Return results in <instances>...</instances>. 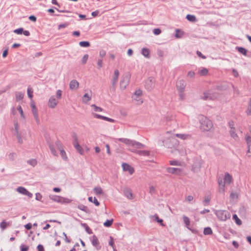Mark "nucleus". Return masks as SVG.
Instances as JSON below:
<instances>
[{
	"label": "nucleus",
	"mask_w": 251,
	"mask_h": 251,
	"mask_svg": "<svg viewBox=\"0 0 251 251\" xmlns=\"http://www.w3.org/2000/svg\"><path fill=\"white\" fill-rule=\"evenodd\" d=\"M200 128L203 131H208L211 130L213 128L212 122L204 116H201L200 118Z\"/></svg>",
	"instance_id": "nucleus-1"
},
{
	"label": "nucleus",
	"mask_w": 251,
	"mask_h": 251,
	"mask_svg": "<svg viewBox=\"0 0 251 251\" xmlns=\"http://www.w3.org/2000/svg\"><path fill=\"white\" fill-rule=\"evenodd\" d=\"M224 180V182H223L222 180H218L219 192L221 193H224L225 191V184H229L232 181V177L229 173H226L225 174Z\"/></svg>",
	"instance_id": "nucleus-2"
},
{
	"label": "nucleus",
	"mask_w": 251,
	"mask_h": 251,
	"mask_svg": "<svg viewBox=\"0 0 251 251\" xmlns=\"http://www.w3.org/2000/svg\"><path fill=\"white\" fill-rule=\"evenodd\" d=\"M118 140L122 143L127 145L129 147L135 148L137 149L143 148L144 146L140 143L126 138H120Z\"/></svg>",
	"instance_id": "nucleus-3"
},
{
	"label": "nucleus",
	"mask_w": 251,
	"mask_h": 251,
	"mask_svg": "<svg viewBox=\"0 0 251 251\" xmlns=\"http://www.w3.org/2000/svg\"><path fill=\"white\" fill-rule=\"evenodd\" d=\"M49 198L52 201L61 204L69 203L72 201V200L68 198L55 195H50Z\"/></svg>",
	"instance_id": "nucleus-4"
},
{
	"label": "nucleus",
	"mask_w": 251,
	"mask_h": 251,
	"mask_svg": "<svg viewBox=\"0 0 251 251\" xmlns=\"http://www.w3.org/2000/svg\"><path fill=\"white\" fill-rule=\"evenodd\" d=\"M214 211L218 219L221 221H226L230 217V213L226 210H214Z\"/></svg>",
	"instance_id": "nucleus-5"
},
{
	"label": "nucleus",
	"mask_w": 251,
	"mask_h": 251,
	"mask_svg": "<svg viewBox=\"0 0 251 251\" xmlns=\"http://www.w3.org/2000/svg\"><path fill=\"white\" fill-rule=\"evenodd\" d=\"M130 79V75H126L124 76L122 80H121L120 82V88L124 90L125 89L126 86L128 84V82Z\"/></svg>",
	"instance_id": "nucleus-6"
},
{
	"label": "nucleus",
	"mask_w": 251,
	"mask_h": 251,
	"mask_svg": "<svg viewBox=\"0 0 251 251\" xmlns=\"http://www.w3.org/2000/svg\"><path fill=\"white\" fill-rule=\"evenodd\" d=\"M58 100L55 98L54 96H51L48 101V106L51 108H54L57 105Z\"/></svg>",
	"instance_id": "nucleus-7"
},
{
	"label": "nucleus",
	"mask_w": 251,
	"mask_h": 251,
	"mask_svg": "<svg viewBox=\"0 0 251 251\" xmlns=\"http://www.w3.org/2000/svg\"><path fill=\"white\" fill-rule=\"evenodd\" d=\"M16 191L21 194H23L25 196H27L29 198H32L33 196V195L32 193L29 192L25 188L22 187V186L18 187L17 188Z\"/></svg>",
	"instance_id": "nucleus-8"
},
{
	"label": "nucleus",
	"mask_w": 251,
	"mask_h": 251,
	"mask_svg": "<svg viewBox=\"0 0 251 251\" xmlns=\"http://www.w3.org/2000/svg\"><path fill=\"white\" fill-rule=\"evenodd\" d=\"M155 84V79L152 77H149L146 81V88L148 90L152 89Z\"/></svg>",
	"instance_id": "nucleus-9"
},
{
	"label": "nucleus",
	"mask_w": 251,
	"mask_h": 251,
	"mask_svg": "<svg viewBox=\"0 0 251 251\" xmlns=\"http://www.w3.org/2000/svg\"><path fill=\"white\" fill-rule=\"evenodd\" d=\"M250 135H247L246 137V142L248 146V150L247 151V155L251 156V126L250 127Z\"/></svg>",
	"instance_id": "nucleus-10"
},
{
	"label": "nucleus",
	"mask_w": 251,
	"mask_h": 251,
	"mask_svg": "<svg viewBox=\"0 0 251 251\" xmlns=\"http://www.w3.org/2000/svg\"><path fill=\"white\" fill-rule=\"evenodd\" d=\"M30 106L32 109V112L33 114L34 117L35 118L36 121L37 122H39V118L38 116V112H37V109L35 106V103L34 101L31 100L30 102Z\"/></svg>",
	"instance_id": "nucleus-11"
},
{
	"label": "nucleus",
	"mask_w": 251,
	"mask_h": 251,
	"mask_svg": "<svg viewBox=\"0 0 251 251\" xmlns=\"http://www.w3.org/2000/svg\"><path fill=\"white\" fill-rule=\"evenodd\" d=\"M73 145L75 149L80 153L81 155H83V150L82 147L79 144L78 140L76 136L74 138Z\"/></svg>",
	"instance_id": "nucleus-12"
},
{
	"label": "nucleus",
	"mask_w": 251,
	"mask_h": 251,
	"mask_svg": "<svg viewBox=\"0 0 251 251\" xmlns=\"http://www.w3.org/2000/svg\"><path fill=\"white\" fill-rule=\"evenodd\" d=\"M185 86L186 84L184 80H179L176 83L177 90L179 92L183 93L184 92Z\"/></svg>",
	"instance_id": "nucleus-13"
},
{
	"label": "nucleus",
	"mask_w": 251,
	"mask_h": 251,
	"mask_svg": "<svg viewBox=\"0 0 251 251\" xmlns=\"http://www.w3.org/2000/svg\"><path fill=\"white\" fill-rule=\"evenodd\" d=\"M122 168L124 171H127L130 175H132L134 172V168L127 163H123Z\"/></svg>",
	"instance_id": "nucleus-14"
},
{
	"label": "nucleus",
	"mask_w": 251,
	"mask_h": 251,
	"mask_svg": "<svg viewBox=\"0 0 251 251\" xmlns=\"http://www.w3.org/2000/svg\"><path fill=\"white\" fill-rule=\"evenodd\" d=\"M167 172L171 174L179 175L180 174L181 170L178 168L168 167L167 168Z\"/></svg>",
	"instance_id": "nucleus-15"
},
{
	"label": "nucleus",
	"mask_w": 251,
	"mask_h": 251,
	"mask_svg": "<svg viewBox=\"0 0 251 251\" xmlns=\"http://www.w3.org/2000/svg\"><path fill=\"white\" fill-rule=\"evenodd\" d=\"M79 82L76 80H72L70 81L69 84V87L70 89L76 90L79 87Z\"/></svg>",
	"instance_id": "nucleus-16"
},
{
	"label": "nucleus",
	"mask_w": 251,
	"mask_h": 251,
	"mask_svg": "<svg viewBox=\"0 0 251 251\" xmlns=\"http://www.w3.org/2000/svg\"><path fill=\"white\" fill-rule=\"evenodd\" d=\"M217 97L214 96L213 94H211L208 92L203 93V99L204 100H214Z\"/></svg>",
	"instance_id": "nucleus-17"
},
{
	"label": "nucleus",
	"mask_w": 251,
	"mask_h": 251,
	"mask_svg": "<svg viewBox=\"0 0 251 251\" xmlns=\"http://www.w3.org/2000/svg\"><path fill=\"white\" fill-rule=\"evenodd\" d=\"M92 243L93 245L97 249L100 250V243L97 237L94 235L92 237Z\"/></svg>",
	"instance_id": "nucleus-18"
},
{
	"label": "nucleus",
	"mask_w": 251,
	"mask_h": 251,
	"mask_svg": "<svg viewBox=\"0 0 251 251\" xmlns=\"http://www.w3.org/2000/svg\"><path fill=\"white\" fill-rule=\"evenodd\" d=\"M119 76V71L118 70H115L114 72L113 76V79H112L113 84L114 85L117 83L118 79Z\"/></svg>",
	"instance_id": "nucleus-19"
},
{
	"label": "nucleus",
	"mask_w": 251,
	"mask_h": 251,
	"mask_svg": "<svg viewBox=\"0 0 251 251\" xmlns=\"http://www.w3.org/2000/svg\"><path fill=\"white\" fill-rule=\"evenodd\" d=\"M176 136L182 140H186L191 138V135L187 134H176Z\"/></svg>",
	"instance_id": "nucleus-20"
},
{
	"label": "nucleus",
	"mask_w": 251,
	"mask_h": 251,
	"mask_svg": "<svg viewBox=\"0 0 251 251\" xmlns=\"http://www.w3.org/2000/svg\"><path fill=\"white\" fill-rule=\"evenodd\" d=\"M183 219L186 227L188 229L191 230V228L189 227V226L190 225V221L189 218L186 216H183Z\"/></svg>",
	"instance_id": "nucleus-21"
},
{
	"label": "nucleus",
	"mask_w": 251,
	"mask_h": 251,
	"mask_svg": "<svg viewBox=\"0 0 251 251\" xmlns=\"http://www.w3.org/2000/svg\"><path fill=\"white\" fill-rule=\"evenodd\" d=\"M91 100V96H89L88 94H85L82 98V100L83 103H86Z\"/></svg>",
	"instance_id": "nucleus-22"
},
{
	"label": "nucleus",
	"mask_w": 251,
	"mask_h": 251,
	"mask_svg": "<svg viewBox=\"0 0 251 251\" xmlns=\"http://www.w3.org/2000/svg\"><path fill=\"white\" fill-rule=\"evenodd\" d=\"M124 194L125 196L128 199H133V195L131 192V191L129 189H127L125 190Z\"/></svg>",
	"instance_id": "nucleus-23"
},
{
	"label": "nucleus",
	"mask_w": 251,
	"mask_h": 251,
	"mask_svg": "<svg viewBox=\"0 0 251 251\" xmlns=\"http://www.w3.org/2000/svg\"><path fill=\"white\" fill-rule=\"evenodd\" d=\"M208 70L206 68H202L199 71V74L201 76L206 75L208 74Z\"/></svg>",
	"instance_id": "nucleus-24"
},
{
	"label": "nucleus",
	"mask_w": 251,
	"mask_h": 251,
	"mask_svg": "<svg viewBox=\"0 0 251 251\" xmlns=\"http://www.w3.org/2000/svg\"><path fill=\"white\" fill-rule=\"evenodd\" d=\"M88 201L90 202L94 203L96 206H98L100 205V202L95 197L93 198L92 197H90L88 198Z\"/></svg>",
	"instance_id": "nucleus-25"
},
{
	"label": "nucleus",
	"mask_w": 251,
	"mask_h": 251,
	"mask_svg": "<svg viewBox=\"0 0 251 251\" xmlns=\"http://www.w3.org/2000/svg\"><path fill=\"white\" fill-rule=\"evenodd\" d=\"M95 194L97 195L102 194L103 191L100 187H96L93 189Z\"/></svg>",
	"instance_id": "nucleus-26"
},
{
	"label": "nucleus",
	"mask_w": 251,
	"mask_h": 251,
	"mask_svg": "<svg viewBox=\"0 0 251 251\" xmlns=\"http://www.w3.org/2000/svg\"><path fill=\"white\" fill-rule=\"evenodd\" d=\"M139 155L140 156H150L151 155L150 152L147 151H140L138 153Z\"/></svg>",
	"instance_id": "nucleus-27"
},
{
	"label": "nucleus",
	"mask_w": 251,
	"mask_h": 251,
	"mask_svg": "<svg viewBox=\"0 0 251 251\" xmlns=\"http://www.w3.org/2000/svg\"><path fill=\"white\" fill-rule=\"evenodd\" d=\"M186 18L187 20L190 22H195L196 21V18L194 15L188 14L186 16Z\"/></svg>",
	"instance_id": "nucleus-28"
},
{
	"label": "nucleus",
	"mask_w": 251,
	"mask_h": 251,
	"mask_svg": "<svg viewBox=\"0 0 251 251\" xmlns=\"http://www.w3.org/2000/svg\"><path fill=\"white\" fill-rule=\"evenodd\" d=\"M27 163L34 167L37 164V160L35 158H32L27 161Z\"/></svg>",
	"instance_id": "nucleus-29"
},
{
	"label": "nucleus",
	"mask_w": 251,
	"mask_h": 251,
	"mask_svg": "<svg viewBox=\"0 0 251 251\" xmlns=\"http://www.w3.org/2000/svg\"><path fill=\"white\" fill-rule=\"evenodd\" d=\"M24 94L21 92H17L16 93V98L17 101L23 99Z\"/></svg>",
	"instance_id": "nucleus-30"
},
{
	"label": "nucleus",
	"mask_w": 251,
	"mask_h": 251,
	"mask_svg": "<svg viewBox=\"0 0 251 251\" xmlns=\"http://www.w3.org/2000/svg\"><path fill=\"white\" fill-rule=\"evenodd\" d=\"M203 233L204 235H211L212 234V230L210 227H206L204 229Z\"/></svg>",
	"instance_id": "nucleus-31"
},
{
	"label": "nucleus",
	"mask_w": 251,
	"mask_h": 251,
	"mask_svg": "<svg viewBox=\"0 0 251 251\" xmlns=\"http://www.w3.org/2000/svg\"><path fill=\"white\" fill-rule=\"evenodd\" d=\"M237 49L240 53L244 54V55H246L247 52V50L242 47H237Z\"/></svg>",
	"instance_id": "nucleus-32"
},
{
	"label": "nucleus",
	"mask_w": 251,
	"mask_h": 251,
	"mask_svg": "<svg viewBox=\"0 0 251 251\" xmlns=\"http://www.w3.org/2000/svg\"><path fill=\"white\" fill-rule=\"evenodd\" d=\"M142 53L144 56L149 57L150 51L148 49L143 48L142 50Z\"/></svg>",
	"instance_id": "nucleus-33"
},
{
	"label": "nucleus",
	"mask_w": 251,
	"mask_h": 251,
	"mask_svg": "<svg viewBox=\"0 0 251 251\" xmlns=\"http://www.w3.org/2000/svg\"><path fill=\"white\" fill-rule=\"evenodd\" d=\"M233 219L235 220L236 223L238 225H241L242 224L241 221L238 218V216L236 214L233 215Z\"/></svg>",
	"instance_id": "nucleus-34"
},
{
	"label": "nucleus",
	"mask_w": 251,
	"mask_h": 251,
	"mask_svg": "<svg viewBox=\"0 0 251 251\" xmlns=\"http://www.w3.org/2000/svg\"><path fill=\"white\" fill-rule=\"evenodd\" d=\"M27 95H28V97L32 99V97H33V90L30 87H28V88H27Z\"/></svg>",
	"instance_id": "nucleus-35"
},
{
	"label": "nucleus",
	"mask_w": 251,
	"mask_h": 251,
	"mask_svg": "<svg viewBox=\"0 0 251 251\" xmlns=\"http://www.w3.org/2000/svg\"><path fill=\"white\" fill-rule=\"evenodd\" d=\"M82 226L85 228L86 231L89 234L92 233V230L90 228L87 226V225L85 223L82 224Z\"/></svg>",
	"instance_id": "nucleus-36"
},
{
	"label": "nucleus",
	"mask_w": 251,
	"mask_h": 251,
	"mask_svg": "<svg viewBox=\"0 0 251 251\" xmlns=\"http://www.w3.org/2000/svg\"><path fill=\"white\" fill-rule=\"evenodd\" d=\"M79 44L82 47H88L90 46V43L88 41H81L79 42Z\"/></svg>",
	"instance_id": "nucleus-37"
},
{
	"label": "nucleus",
	"mask_w": 251,
	"mask_h": 251,
	"mask_svg": "<svg viewBox=\"0 0 251 251\" xmlns=\"http://www.w3.org/2000/svg\"><path fill=\"white\" fill-rule=\"evenodd\" d=\"M230 133L231 136L234 139L237 137V134L235 133V129L234 128L231 127L230 130Z\"/></svg>",
	"instance_id": "nucleus-38"
},
{
	"label": "nucleus",
	"mask_w": 251,
	"mask_h": 251,
	"mask_svg": "<svg viewBox=\"0 0 251 251\" xmlns=\"http://www.w3.org/2000/svg\"><path fill=\"white\" fill-rule=\"evenodd\" d=\"M150 218L152 220V221H153V222L155 221L156 222H157V221H158L159 219L158 215L156 214H155L153 215L150 216Z\"/></svg>",
	"instance_id": "nucleus-39"
},
{
	"label": "nucleus",
	"mask_w": 251,
	"mask_h": 251,
	"mask_svg": "<svg viewBox=\"0 0 251 251\" xmlns=\"http://www.w3.org/2000/svg\"><path fill=\"white\" fill-rule=\"evenodd\" d=\"M8 223H7L5 221H3L0 224V227L2 230H4L8 226Z\"/></svg>",
	"instance_id": "nucleus-40"
},
{
	"label": "nucleus",
	"mask_w": 251,
	"mask_h": 251,
	"mask_svg": "<svg viewBox=\"0 0 251 251\" xmlns=\"http://www.w3.org/2000/svg\"><path fill=\"white\" fill-rule=\"evenodd\" d=\"M230 198L233 201L236 200L238 198V195L237 193L232 192L230 195Z\"/></svg>",
	"instance_id": "nucleus-41"
},
{
	"label": "nucleus",
	"mask_w": 251,
	"mask_h": 251,
	"mask_svg": "<svg viewBox=\"0 0 251 251\" xmlns=\"http://www.w3.org/2000/svg\"><path fill=\"white\" fill-rule=\"evenodd\" d=\"M113 221L112 219L110 220H107L103 223V225L106 227H109L112 225Z\"/></svg>",
	"instance_id": "nucleus-42"
},
{
	"label": "nucleus",
	"mask_w": 251,
	"mask_h": 251,
	"mask_svg": "<svg viewBox=\"0 0 251 251\" xmlns=\"http://www.w3.org/2000/svg\"><path fill=\"white\" fill-rule=\"evenodd\" d=\"M142 95V91L141 90H138L136 91L134 93V97H136V98H134L135 99L137 100V98L139 97H140Z\"/></svg>",
	"instance_id": "nucleus-43"
},
{
	"label": "nucleus",
	"mask_w": 251,
	"mask_h": 251,
	"mask_svg": "<svg viewBox=\"0 0 251 251\" xmlns=\"http://www.w3.org/2000/svg\"><path fill=\"white\" fill-rule=\"evenodd\" d=\"M91 107L93 108V109L95 111L101 112L102 111V109L101 108L98 107L95 104H92Z\"/></svg>",
	"instance_id": "nucleus-44"
},
{
	"label": "nucleus",
	"mask_w": 251,
	"mask_h": 251,
	"mask_svg": "<svg viewBox=\"0 0 251 251\" xmlns=\"http://www.w3.org/2000/svg\"><path fill=\"white\" fill-rule=\"evenodd\" d=\"M108 244L112 248V249L116 247L114 243L113 238L111 236L110 237V240L108 242Z\"/></svg>",
	"instance_id": "nucleus-45"
},
{
	"label": "nucleus",
	"mask_w": 251,
	"mask_h": 251,
	"mask_svg": "<svg viewBox=\"0 0 251 251\" xmlns=\"http://www.w3.org/2000/svg\"><path fill=\"white\" fill-rule=\"evenodd\" d=\"M78 208L80 210L83 211L84 212H87V211L88 210L87 207L84 205H79L78 206Z\"/></svg>",
	"instance_id": "nucleus-46"
},
{
	"label": "nucleus",
	"mask_w": 251,
	"mask_h": 251,
	"mask_svg": "<svg viewBox=\"0 0 251 251\" xmlns=\"http://www.w3.org/2000/svg\"><path fill=\"white\" fill-rule=\"evenodd\" d=\"M88 59V54H85V55L83 56V57H82V60H81V61H82V63L83 64H85V63H86V62H87V61Z\"/></svg>",
	"instance_id": "nucleus-47"
},
{
	"label": "nucleus",
	"mask_w": 251,
	"mask_h": 251,
	"mask_svg": "<svg viewBox=\"0 0 251 251\" xmlns=\"http://www.w3.org/2000/svg\"><path fill=\"white\" fill-rule=\"evenodd\" d=\"M62 96V91L60 90H58L56 92V99L58 100H60L61 99Z\"/></svg>",
	"instance_id": "nucleus-48"
},
{
	"label": "nucleus",
	"mask_w": 251,
	"mask_h": 251,
	"mask_svg": "<svg viewBox=\"0 0 251 251\" xmlns=\"http://www.w3.org/2000/svg\"><path fill=\"white\" fill-rule=\"evenodd\" d=\"M211 199V197L209 196L205 197L203 202L205 204H208Z\"/></svg>",
	"instance_id": "nucleus-49"
},
{
	"label": "nucleus",
	"mask_w": 251,
	"mask_h": 251,
	"mask_svg": "<svg viewBox=\"0 0 251 251\" xmlns=\"http://www.w3.org/2000/svg\"><path fill=\"white\" fill-rule=\"evenodd\" d=\"M183 33V32L177 29L176 30V37L177 38H180L182 36Z\"/></svg>",
	"instance_id": "nucleus-50"
},
{
	"label": "nucleus",
	"mask_w": 251,
	"mask_h": 251,
	"mask_svg": "<svg viewBox=\"0 0 251 251\" xmlns=\"http://www.w3.org/2000/svg\"><path fill=\"white\" fill-rule=\"evenodd\" d=\"M35 196H36L35 199L36 200L39 201H41L42 196L40 193H36Z\"/></svg>",
	"instance_id": "nucleus-51"
},
{
	"label": "nucleus",
	"mask_w": 251,
	"mask_h": 251,
	"mask_svg": "<svg viewBox=\"0 0 251 251\" xmlns=\"http://www.w3.org/2000/svg\"><path fill=\"white\" fill-rule=\"evenodd\" d=\"M14 32L15 33H17V34H21L23 32V28H20L16 29L14 30Z\"/></svg>",
	"instance_id": "nucleus-52"
},
{
	"label": "nucleus",
	"mask_w": 251,
	"mask_h": 251,
	"mask_svg": "<svg viewBox=\"0 0 251 251\" xmlns=\"http://www.w3.org/2000/svg\"><path fill=\"white\" fill-rule=\"evenodd\" d=\"M17 110L20 112L21 116L24 118V112H23V110L20 105H19L17 107Z\"/></svg>",
	"instance_id": "nucleus-53"
},
{
	"label": "nucleus",
	"mask_w": 251,
	"mask_h": 251,
	"mask_svg": "<svg viewBox=\"0 0 251 251\" xmlns=\"http://www.w3.org/2000/svg\"><path fill=\"white\" fill-rule=\"evenodd\" d=\"M193 199H194V197L191 195H189V196H187L185 198L186 201L188 202H190V201H192L193 200Z\"/></svg>",
	"instance_id": "nucleus-54"
},
{
	"label": "nucleus",
	"mask_w": 251,
	"mask_h": 251,
	"mask_svg": "<svg viewBox=\"0 0 251 251\" xmlns=\"http://www.w3.org/2000/svg\"><path fill=\"white\" fill-rule=\"evenodd\" d=\"M195 73L193 71H189L187 74V76L189 77H193L195 76Z\"/></svg>",
	"instance_id": "nucleus-55"
},
{
	"label": "nucleus",
	"mask_w": 251,
	"mask_h": 251,
	"mask_svg": "<svg viewBox=\"0 0 251 251\" xmlns=\"http://www.w3.org/2000/svg\"><path fill=\"white\" fill-rule=\"evenodd\" d=\"M170 164L171 165H175V166L179 165L178 162H177V161H176V160L170 161Z\"/></svg>",
	"instance_id": "nucleus-56"
},
{
	"label": "nucleus",
	"mask_w": 251,
	"mask_h": 251,
	"mask_svg": "<svg viewBox=\"0 0 251 251\" xmlns=\"http://www.w3.org/2000/svg\"><path fill=\"white\" fill-rule=\"evenodd\" d=\"M28 247L25 245H22L21 246V251H27Z\"/></svg>",
	"instance_id": "nucleus-57"
},
{
	"label": "nucleus",
	"mask_w": 251,
	"mask_h": 251,
	"mask_svg": "<svg viewBox=\"0 0 251 251\" xmlns=\"http://www.w3.org/2000/svg\"><path fill=\"white\" fill-rule=\"evenodd\" d=\"M161 32V30L159 28H155L153 30V33L155 35H159Z\"/></svg>",
	"instance_id": "nucleus-58"
},
{
	"label": "nucleus",
	"mask_w": 251,
	"mask_h": 251,
	"mask_svg": "<svg viewBox=\"0 0 251 251\" xmlns=\"http://www.w3.org/2000/svg\"><path fill=\"white\" fill-rule=\"evenodd\" d=\"M93 116L96 118L101 119L103 120V118H104L103 116H101V115H99V114H94Z\"/></svg>",
	"instance_id": "nucleus-59"
},
{
	"label": "nucleus",
	"mask_w": 251,
	"mask_h": 251,
	"mask_svg": "<svg viewBox=\"0 0 251 251\" xmlns=\"http://www.w3.org/2000/svg\"><path fill=\"white\" fill-rule=\"evenodd\" d=\"M97 64L99 68H101L102 67V60L101 59H99Z\"/></svg>",
	"instance_id": "nucleus-60"
},
{
	"label": "nucleus",
	"mask_w": 251,
	"mask_h": 251,
	"mask_svg": "<svg viewBox=\"0 0 251 251\" xmlns=\"http://www.w3.org/2000/svg\"><path fill=\"white\" fill-rule=\"evenodd\" d=\"M38 251H44V248L43 245H39L37 246Z\"/></svg>",
	"instance_id": "nucleus-61"
},
{
	"label": "nucleus",
	"mask_w": 251,
	"mask_h": 251,
	"mask_svg": "<svg viewBox=\"0 0 251 251\" xmlns=\"http://www.w3.org/2000/svg\"><path fill=\"white\" fill-rule=\"evenodd\" d=\"M59 151H60V155L61 156L63 157V156H66V152L63 149H60L59 150Z\"/></svg>",
	"instance_id": "nucleus-62"
},
{
	"label": "nucleus",
	"mask_w": 251,
	"mask_h": 251,
	"mask_svg": "<svg viewBox=\"0 0 251 251\" xmlns=\"http://www.w3.org/2000/svg\"><path fill=\"white\" fill-rule=\"evenodd\" d=\"M103 120L111 123H113L114 122V120L113 119L105 116H104Z\"/></svg>",
	"instance_id": "nucleus-63"
},
{
	"label": "nucleus",
	"mask_w": 251,
	"mask_h": 251,
	"mask_svg": "<svg viewBox=\"0 0 251 251\" xmlns=\"http://www.w3.org/2000/svg\"><path fill=\"white\" fill-rule=\"evenodd\" d=\"M25 228L26 229H30L32 227V225L31 223H28L25 226Z\"/></svg>",
	"instance_id": "nucleus-64"
}]
</instances>
